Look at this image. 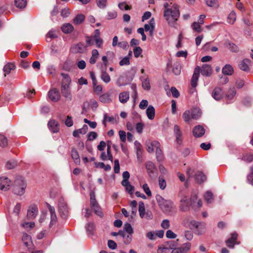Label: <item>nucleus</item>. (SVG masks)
<instances>
[{"instance_id": "23", "label": "nucleus", "mask_w": 253, "mask_h": 253, "mask_svg": "<svg viewBox=\"0 0 253 253\" xmlns=\"http://www.w3.org/2000/svg\"><path fill=\"white\" fill-rule=\"evenodd\" d=\"M120 236L123 238L124 242L125 244L128 245L131 243L132 238L131 235L128 234L124 231L121 230Z\"/></svg>"}, {"instance_id": "24", "label": "nucleus", "mask_w": 253, "mask_h": 253, "mask_svg": "<svg viewBox=\"0 0 253 253\" xmlns=\"http://www.w3.org/2000/svg\"><path fill=\"white\" fill-rule=\"evenodd\" d=\"M195 180L199 183H202L207 179L206 175L201 171H198L195 175Z\"/></svg>"}, {"instance_id": "1", "label": "nucleus", "mask_w": 253, "mask_h": 253, "mask_svg": "<svg viewBox=\"0 0 253 253\" xmlns=\"http://www.w3.org/2000/svg\"><path fill=\"white\" fill-rule=\"evenodd\" d=\"M164 6L165 8L164 16L168 24L172 26L180 15L178 8L176 4H173L171 8H169V4L168 2L165 3Z\"/></svg>"}, {"instance_id": "29", "label": "nucleus", "mask_w": 253, "mask_h": 253, "mask_svg": "<svg viewBox=\"0 0 253 253\" xmlns=\"http://www.w3.org/2000/svg\"><path fill=\"white\" fill-rule=\"evenodd\" d=\"M146 114L148 118L153 120L155 115V108L152 105H149L146 110Z\"/></svg>"}, {"instance_id": "53", "label": "nucleus", "mask_w": 253, "mask_h": 253, "mask_svg": "<svg viewBox=\"0 0 253 253\" xmlns=\"http://www.w3.org/2000/svg\"><path fill=\"white\" fill-rule=\"evenodd\" d=\"M242 159L247 163H250L253 161V153H247L245 154Z\"/></svg>"}, {"instance_id": "40", "label": "nucleus", "mask_w": 253, "mask_h": 253, "mask_svg": "<svg viewBox=\"0 0 253 253\" xmlns=\"http://www.w3.org/2000/svg\"><path fill=\"white\" fill-rule=\"evenodd\" d=\"M204 198L208 204H211L213 201V196L211 192L207 191L204 194Z\"/></svg>"}, {"instance_id": "57", "label": "nucleus", "mask_w": 253, "mask_h": 253, "mask_svg": "<svg viewBox=\"0 0 253 253\" xmlns=\"http://www.w3.org/2000/svg\"><path fill=\"white\" fill-rule=\"evenodd\" d=\"M97 6L101 9H104L107 6V0H96Z\"/></svg>"}, {"instance_id": "46", "label": "nucleus", "mask_w": 253, "mask_h": 253, "mask_svg": "<svg viewBox=\"0 0 253 253\" xmlns=\"http://www.w3.org/2000/svg\"><path fill=\"white\" fill-rule=\"evenodd\" d=\"M122 185L125 187L126 190L130 194L132 195L134 192V186L130 184L129 182L127 183H123Z\"/></svg>"}, {"instance_id": "37", "label": "nucleus", "mask_w": 253, "mask_h": 253, "mask_svg": "<svg viewBox=\"0 0 253 253\" xmlns=\"http://www.w3.org/2000/svg\"><path fill=\"white\" fill-rule=\"evenodd\" d=\"M204 1L208 7L217 8L219 6L218 0H204Z\"/></svg>"}, {"instance_id": "58", "label": "nucleus", "mask_w": 253, "mask_h": 253, "mask_svg": "<svg viewBox=\"0 0 253 253\" xmlns=\"http://www.w3.org/2000/svg\"><path fill=\"white\" fill-rule=\"evenodd\" d=\"M191 27L192 29L198 33H200L201 32V24L198 23V22H194L192 23Z\"/></svg>"}, {"instance_id": "10", "label": "nucleus", "mask_w": 253, "mask_h": 253, "mask_svg": "<svg viewBox=\"0 0 253 253\" xmlns=\"http://www.w3.org/2000/svg\"><path fill=\"white\" fill-rule=\"evenodd\" d=\"M11 181L6 177H0V190L6 191L9 189Z\"/></svg>"}, {"instance_id": "19", "label": "nucleus", "mask_w": 253, "mask_h": 253, "mask_svg": "<svg viewBox=\"0 0 253 253\" xmlns=\"http://www.w3.org/2000/svg\"><path fill=\"white\" fill-rule=\"evenodd\" d=\"M155 29V21L154 18H152L149 22V24L144 25V30L146 32H149V35L152 36Z\"/></svg>"}, {"instance_id": "34", "label": "nucleus", "mask_w": 253, "mask_h": 253, "mask_svg": "<svg viewBox=\"0 0 253 253\" xmlns=\"http://www.w3.org/2000/svg\"><path fill=\"white\" fill-rule=\"evenodd\" d=\"M236 90L234 86L229 88L226 94V97L227 99L231 100L235 96Z\"/></svg>"}, {"instance_id": "15", "label": "nucleus", "mask_w": 253, "mask_h": 253, "mask_svg": "<svg viewBox=\"0 0 253 253\" xmlns=\"http://www.w3.org/2000/svg\"><path fill=\"white\" fill-rule=\"evenodd\" d=\"M146 145L147 147V150L149 153H152L154 151V149H156L159 146H160V143L156 140L154 141H147L146 142Z\"/></svg>"}, {"instance_id": "27", "label": "nucleus", "mask_w": 253, "mask_h": 253, "mask_svg": "<svg viewBox=\"0 0 253 253\" xmlns=\"http://www.w3.org/2000/svg\"><path fill=\"white\" fill-rule=\"evenodd\" d=\"M99 101L103 103H109L112 101L111 95L109 93H105L99 96Z\"/></svg>"}, {"instance_id": "63", "label": "nucleus", "mask_w": 253, "mask_h": 253, "mask_svg": "<svg viewBox=\"0 0 253 253\" xmlns=\"http://www.w3.org/2000/svg\"><path fill=\"white\" fill-rule=\"evenodd\" d=\"M108 246L111 250H115L117 247V245L115 241L112 240L108 241Z\"/></svg>"}, {"instance_id": "6", "label": "nucleus", "mask_w": 253, "mask_h": 253, "mask_svg": "<svg viewBox=\"0 0 253 253\" xmlns=\"http://www.w3.org/2000/svg\"><path fill=\"white\" fill-rule=\"evenodd\" d=\"M71 50L74 53H83L86 50V46L82 42H79L72 46Z\"/></svg>"}, {"instance_id": "25", "label": "nucleus", "mask_w": 253, "mask_h": 253, "mask_svg": "<svg viewBox=\"0 0 253 253\" xmlns=\"http://www.w3.org/2000/svg\"><path fill=\"white\" fill-rule=\"evenodd\" d=\"M222 72L225 75L230 76L233 73L234 69L231 65L226 64L222 68Z\"/></svg>"}, {"instance_id": "42", "label": "nucleus", "mask_w": 253, "mask_h": 253, "mask_svg": "<svg viewBox=\"0 0 253 253\" xmlns=\"http://www.w3.org/2000/svg\"><path fill=\"white\" fill-rule=\"evenodd\" d=\"M59 211L61 214V216L63 218H65L67 215L68 213V208L66 205L62 206H59Z\"/></svg>"}, {"instance_id": "16", "label": "nucleus", "mask_w": 253, "mask_h": 253, "mask_svg": "<svg viewBox=\"0 0 253 253\" xmlns=\"http://www.w3.org/2000/svg\"><path fill=\"white\" fill-rule=\"evenodd\" d=\"M192 132L194 137L199 138L202 137L205 134V129L202 126L198 125L193 128Z\"/></svg>"}, {"instance_id": "48", "label": "nucleus", "mask_w": 253, "mask_h": 253, "mask_svg": "<svg viewBox=\"0 0 253 253\" xmlns=\"http://www.w3.org/2000/svg\"><path fill=\"white\" fill-rule=\"evenodd\" d=\"M17 166V162L15 160H11L8 161L5 165L7 169H10L15 168Z\"/></svg>"}, {"instance_id": "50", "label": "nucleus", "mask_w": 253, "mask_h": 253, "mask_svg": "<svg viewBox=\"0 0 253 253\" xmlns=\"http://www.w3.org/2000/svg\"><path fill=\"white\" fill-rule=\"evenodd\" d=\"M96 167L100 169H103L105 171H109L111 169V167L109 165H105L102 162L95 163Z\"/></svg>"}, {"instance_id": "36", "label": "nucleus", "mask_w": 253, "mask_h": 253, "mask_svg": "<svg viewBox=\"0 0 253 253\" xmlns=\"http://www.w3.org/2000/svg\"><path fill=\"white\" fill-rule=\"evenodd\" d=\"M191 114L192 119L197 120L201 117L202 112L200 109L196 108L192 110Z\"/></svg>"}, {"instance_id": "64", "label": "nucleus", "mask_w": 253, "mask_h": 253, "mask_svg": "<svg viewBox=\"0 0 253 253\" xmlns=\"http://www.w3.org/2000/svg\"><path fill=\"white\" fill-rule=\"evenodd\" d=\"M170 91L173 97L178 98L180 96L178 90L175 87H171Z\"/></svg>"}, {"instance_id": "38", "label": "nucleus", "mask_w": 253, "mask_h": 253, "mask_svg": "<svg viewBox=\"0 0 253 253\" xmlns=\"http://www.w3.org/2000/svg\"><path fill=\"white\" fill-rule=\"evenodd\" d=\"M190 225L191 226L192 229L194 228L196 230L198 229L199 227H201L203 230L204 229V222H198L193 220L190 222Z\"/></svg>"}, {"instance_id": "17", "label": "nucleus", "mask_w": 253, "mask_h": 253, "mask_svg": "<svg viewBox=\"0 0 253 253\" xmlns=\"http://www.w3.org/2000/svg\"><path fill=\"white\" fill-rule=\"evenodd\" d=\"M145 168L149 175L150 177L154 176L156 171V168L154 164L151 161H148L145 164Z\"/></svg>"}, {"instance_id": "26", "label": "nucleus", "mask_w": 253, "mask_h": 253, "mask_svg": "<svg viewBox=\"0 0 253 253\" xmlns=\"http://www.w3.org/2000/svg\"><path fill=\"white\" fill-rule=\"evenodd\" d=\"M119 101L122 103H126L129 98V94L127 91H124L119 94Z\"/></svg>"}, {"instance_id": "22", "label": "nucleus", "mask_w": 253, "mask_h": 253, "mask_svg": "<svg viewBox=\"0 0 253 253\" xmlns=\"http://www.w3.org/2000/svg\"><path fill=\"white\" fill-rule=\"evenodd\" d=\"M62 77V81L61 83V86H70L71 83V79L67 74L61 73Z\"/></svg>"}, {"instance_id": "7", "label": "nucleus", "mask_w": 253, "mask_h": 253, "mask_svg": "<svg viewBox=\"0 0 253 253\" xmlns=\"http://www.w3.org/2000/svg\"><path fill=\"white\" fill-rule=\"evenodd\" d=\"M200 73L202 75L205 77H210L212 74V69L211 65L204 64L202 65V67H200Z\"/></svg>"}, {"instance_id": "49", "label": "nucleus", "mask_w": 253, "mask_h": 253, "mask_svg": "<svg viewBox=\"0 0 253 253\" xmlns=\"http://www.w3.org/2000/svg\"><path fill=\"white\" fill-rule=\"evenodd\" d=\"M235 20H236V13L234 12V11H232L229 13V14L227 17V21H228V23L233 24L234 23V22L235 21Z\"/></svg>"}, {"instance_id": "21", "label": "nucleus", "mask_w": 253, "mask_h": 253, "mask_svg": "<svg viewBox=\"0 0 253 253\" xmlns=\"http://www.w3.org/2000/svg\"><path fill=\"white\" fill-rule=\"evenodd\" d=\"M70 86H61V91L62 95L66 98L67 100L71 101L72 100V95L69 89Z\"/></svg>"}, {"instance_id": "3", "label": "nucleus", "mask_w": 253, "mask_h": 253, "mask_svg": "<svg viewBox=\"0 0 253 253\" xmlns=\"http://www.w3.org/2000/svg\"><path fill=\"white\" fill-rule=\"evenodd\" d=\"M197 199L196 195H192L189 200L187 197H184L180 200L179 208L182 211H189L190 206L195 202Z\"/></svg>"}, {"instance_id": "32", "label": "nucleus", "mask_w": 253, "mask_h": 253, "mask_svg": "<svg viewBox=\"0 0 253 253\" xmlns=\"http://www.w3.org/2000/svg\"><path fill=\"white\" fill-rule=\"evenodd\" d=\"M62 32L65 34L71 33L74 30V27L72 24L66 23L63 25L61 27Z\"/></svg>"}, {"instance_id": "12", "label": "nucleus", "mask_w": 253, "mask_h": 253, "mask_svg": "<svg viewBox=\"0 0 253 253\" xmlns=\"http://www.w3.org/2000/svg\"><path fill=\"white\" fill-rule=\"evenodd\" d=\"M22 241L24 245L29 249H32L33 244L32 241L31 237L27 233H23L22 237Z\"/></svg>"}, {"instance_id": "44", "label": "nucleus", "mask_w": 253, "mask_h": 253, "mask_svg": "<svg viewBox=\"0 0 253 253\" xmlns=\"http://www.w3.org/2000/svg\"><path fill=\"white\" fill-rule=\"evenodd\" d=\"M100 78L101 80L105 83H108L111 81L110 76L105 71H102Z\"/></svg>"}, {"instance_id": "62", "label": "nucleus", "mask_w": 253, "mask_h": 253, "mask_svg": "<svg viewBox=\"0 0 253 253\" xmlns=\"http://www.w3.org/2000/svg\"><path fill=\"white\" fill-rule=\"evenodd\" d=\"M57 222V216L56 213L50 214V222L49 223V227H51Z\"/></svg>"}, {"instance_id": "28", "label": "nucleus", "mask_w": 253, "mask_h": 253, "mask_svg": "<svg viewBox=\"0 0 253 253\" xmlns=\"http://www.w3.org/2000/svg\"><path fill=\"white\" fill-rule=\"evenodd\" d=\"M90 206L94 212L97 215L100 217H102L103 216V213L101 211V209L98 203L95 204H93V205H90Z\"/></svg>"}, {"instance_id": "18", "label": "nucleus", "mask_w": 253, "mask_h": 253, "mask_svg": "<svg viewBox=\"0 0 253 253\" xmlns=\"http://www.w3.org/2000/svg\"><path fill=\"white\" fill-rule=\"evenodd\" d=\"M59 123L54 120H51L48 123V128L53 133H57L58 132L59 129Z\"/></svg>"}, {"instance_id": "56", "label": "nucleus", "mask_w": 253, "mask_h": 253, "mask_svg": "<svg viewBox=\"0 0 253 253\" xmlns=\"http://www.w3.org/2000/svg\"><path fill=\"white\" fill-rule=\"evenodd\" d=\"M130 177L129 173L127 171H125L123 173V180L121 182V184L127 183L129 182L128 179Z\"/></svg>"}, {"instance_id": "5", "label": "nucleus", "mask_w": 253, "mask_h": 253, "mask_svg": "<svg viewBox=\"0 0 253 253\" xmlns=\"http://www.w3.org/2000/svg\"><path fill=\"white\" fill-rule=\"evenodd\" d=\"M237 237L238 234L236 232L232 233L231 234V237L225 241L226 244L228 248L233 249L235 245H238L239 244L237 241Z\"/></svg>"}, {"instance_id": "51", "label": "nucleus", "mask_w": 253, "mask_h": 253, "mask_svg": "<svg viewBox=\"0 0 253 253\" xmlns=\"http://www.w3.org/2000/svg\"><path fill=\"white\" fill-rule=\"evenodd\" d=\"M181 67L179 63H175L173 65L172 72L175 75H179L181 73Z\"/></svg>"}, {"instance_id": "4", "label": "nucleus", "mask_w": 253, "mask_h": 253, "mask_svg": "<svg viewBox=\"0 0 253 253\" xmlns=\"http://www.w3.org/2000/svg\"><path fill=\"white\" fill-rule=\"evenodd\" d=\"M26 183L22 179H17L15 181L13 188V193L17 195H22L25 193L26 187Z\"/></svg>"}, {"instance_id": "61", "label": "nucleus", "mask_w": 253, "mask_h": 253, "mask_svg": "<svg viewBox=\"0 0 253 253\" xmlns=\"http://www.w3.org/2000/svg\"><path fill=\"white\" fill-rule=\"evenodd\" d=\"M142 188H143L144 191L145 192V193L148 196H149V197L151 196V195H152L151 191L147 183L144 184L142 186Z\"/></svg>"}, {"instance_id": "9", "label": "nucleus", "mask_w": 253, "mask_h": 253, "mask_svg": "<svg viewBox=\"0 0 253 253\" xmlns=\"http://www.w3.org/2000/svg\"><path fill=\"white\" fill-rule=\"evenodd\" d=\"M48 95L50 99L53 102H57L60 98V94L58 90L55 88L48 91Z\"/></svg>"}, {"instance_id": "33", "label": "nucleus", "mask_w": 253, "mask_h": 253, "mask_svg": "<svg viewBox=\"0 0 253 253\" xmlns=\"http://www.w3.org/2000/svg\"><path fill=\"white\" fill-rule=\"evenodd\" d=\"M140 79L142 82L143 88L145 90H149L151 87L149 80L148 78H144L143 76L140 77Z\"/></svg>"}, {"instance_id": "13", "label": "nucleus", "mask_w": 253, "mask_h": 253, "mask_svg": "<svg viewBox=\"0 0 253 253\" xmlns=\"http://www.w3.org/2000/svg\"><path fill=\"white\" fill-rule=\"evenodd\" d=\"M38 209L37 206L35 205H31L29 207L27 211V217L29 219L35 218L38 213Z\"/></svg>"}, {"instance_id": "2", "label": "nucleus", "mask_w": 253, "mask_h": 253, "mask_svg": "<svg viewBox=\"0 0 253 253\" xmlns=\"http://www.w3.org/2000/svg\"><path fill=\"white\" fill-rule=\"evenodd\" d=\"M156 200L160 208L164 213H169L175 209L173 203L171 200L165 199L160 195L156 196Z\"/></svg>"}, {"instance_id": "59", "label": "nucleus", "mask_w": 253, "mask_h": 253, "mask_svg": "<svg viewBox=\"0 0 253 253\" xmlns=\"http://www.w3.org/2000/svg\"><path fill=\"white\" fill-rule=\"evenodd\" d=\"M129 57L128 56H125L119 62L120 66L128 65L130 64Z\"/></svg>"}, {"instance_id": "11", "label": "nucleus", "mask_w": 253, "mask_h": 253, "mask_svg": "<svg viewBox=\"0 0 253 253\" xmlns=\"http://www.w3.org/2000/svg\"><path fill=\"white\" fill-rule=\"evenodd\" d=\"M173 131L176 138V143L179 145H181L183 140L182 134L181 129L178 125H176L174 126Z\"/></svg>"}, {"instance_id": "14", "label": "nucleus", "mask_w": 253, "mask_h": 253, "mask_svg": "<svg viewBox=\"0 0 253 253\" xmlns=\"http://www.w3.org/2000/svg\"><path fill=\"white\" fill-rule=\"evenodd\" d=\"M223 92L220 87H215L211 92V96L215 100L219 101L223 97Z\"/></svg>"}, {"instance_id": "45", "label": "nucleus", "mask_w": 253, "mask_h": 253, "mask_svg": "<svg viewBox=\"0 0 253 253\" xmlns=\"http://www.w3.org/2000/svg\"><path fill=\"white\" fill-rule=\"evenodd\" d=\"M138 211L139 215L141 218H143L145 215V206L143 202L141 201L139 203Z\"/></svg>"}, {"instance_id": "41", "label": "nucleus", "mask_w": 253, "mask_h": 253, "mask_svg": "<svg viewBox=\"0 0 253 253\" xmlns=\"http://www.w3.org/2000/svg\"><path fill=\"white\" fill-rule=\"evenodd\" d=\"M15 5L18 8L23 9L27 5L26 0H14Z\"/></svg>"}, {"instance_id": "55", "label": "nucleus", "mask_w": 253, "mask_h": 253, "mask_svg": "<svg viewBox=\"0 0 253 253\" xmlns=\"http://www.w3.org/2000/svg\"><path fill=\"white\" fill-rule=\"evenodd\" d=\"M111 141L107 142V154L108 157V160L113 162V157L111 154Z\"/></svg>"}, {"instance_id": "30", "label": "nucleus", "mask_w": 253, "mask_h": 253, "mask_svg": "<svg viewBox=\"0 0 253 253\" xmlns=\"http://www.w3.org/2000/svg\"><path fill=\"white\" fill-rule=\"evenodd\" d=\"M250 63V60L248 59H244L239 65V67L241 70L244 71H249V67L248 64Z\"/></svg>"}, {"instance_id": "60", "label": "nucleus", "mask_w": 253, "mask_h": 253, "mask_svg": "<svg viewBox=\"0 0 253 253\" xmlns=\"http://www.w3.org/2000/svg\"><path fill=\"white\" fill-rule=\"evenodd\" d=\"M142 52L141 48L139 46L135 47L133 49L134 55L135 57H138Z\"/></svg>"}, {"instance_id": "20", "label": "nucleus", "mask_w": 253, "mask_h": 253, "mask_svg": "<svg viewBox=\"0 0 253 253\" xmlns=\"http://www.w3.org/2000/svg\"><path fill=\"white\" fill-rule=\"evenodd\" d=\"M71 153L72 158L73 160L74 163L76 165H80L81 163V160L79 153L77 149L74 147L72 148Z\"/></svg>"}, {"instance_id": "54", "label": "nucleus", "mask_w": 253, "mask_h": 253, "mask_svg": "<svg viewBox=\"0 0 253 253\" xmlns=\"http://www.w3.org/2000/svg\"><path fill=\"white\" fill-rule=\"evenodd\" d=\"M156 158L158 161H161L163 159V154L160 148V146H159L156 149Z\"/></svg>"}, {"instance_id": "39", "label": "nucleus", "mask_w": 253, "mask_h": 253, "mask_svg": "<svg viewBox=\"0 0 253 253\" xmlns=\"http://www.w3.org/2000/svg\"><path fill=\"white\" fill-rule=\"evenodd\" d=\"M123 231L131 235L133 233V229L131 224L128 222H126L124 224Z\"/></svg>"}, {"instance_id": "31", "label": "nucleus", "mask_w": 253, "mask_h": 253, "mask_svg": "<svg viewBox=\"0 0 253 253\" xmlns=\"http://www.w3.org/2000/svg\"><path fill=\"white\" fill-rule=\"evenodd\" d=\"M99 53L97 49H94L91 51V56L89 59V63L91 64H94L96 63L97 59L98 58Z\"/></svg>"}, {"instance_id": "52", "label": "nucleus", "mask_w": 253, "mask_h": 253, "mask_svg": "<svg viewBox=\"0 0 253 253\" xmlns=\"http://www.w3.org/2000/svg\"><path fill=\"white\" fill-rule=\"evenodd\" d=\"M182 118L185 122L189 123L191 119V114L190 111L189 110L185 111L182 115Z\"/></svg>"}, {"instance_id": "43", "label": "nucleus", "mask_w": 253, "mask_h": 253, "mask_svg": "<svg viewBox=\"0 0 253 253\" xmlns=\"http://www.w3.org/2000/svg\"><path fill=\"white\" fill-rule=\"evenodd\" d=\"M8 145V139L7 137L2 134H0V147H6Z\"/></svg>"}, {"instance_id": "47", "label": "nucleus", "mask_w": 253, "mask_h": 253, "mask_svg": "<svg viewBox=\"0 0 253 253\" xmlns=\"http://www.w3.org/2000/svg\"><path fill=\"white\" fill-rule=\"evenodd\" d=\"M84 19L85 17L83 14H78L74 19L73 22L74 24L78 25L82 23L84 20Z\"/></svg>"}, {"instance_id": "8", "label": "nucleus", "mask_w": 253, "mask_h": 253, "mask_svg": "<svg viewBox=\"0 0 253 253\" xmlns=\"http://www.w3.org/2000/svg\"><path fill=\"white\" fill-rule=\"evenodd\" d=\"M200 73V66H197L195 68L191 80V86L194 88H195L197 85V82L199 79Z\"/></svg>"}, {"instance_id": "35", "label": "nucleus", "mask_w": 253, "mask_h": 253, "mask_svg": "<svg viewBox=\"0 0 253 253\" xmlns=\"http://www.w3.org/2000/svg\"><path fill=\"white\" fill-rule=\"evenodd\" d=\"M15 66L13 63H8L5 65L3 69V72H4V76L5 77L7 74H9L11 70L15 69Z\"/></svg>"}]
</instances>
